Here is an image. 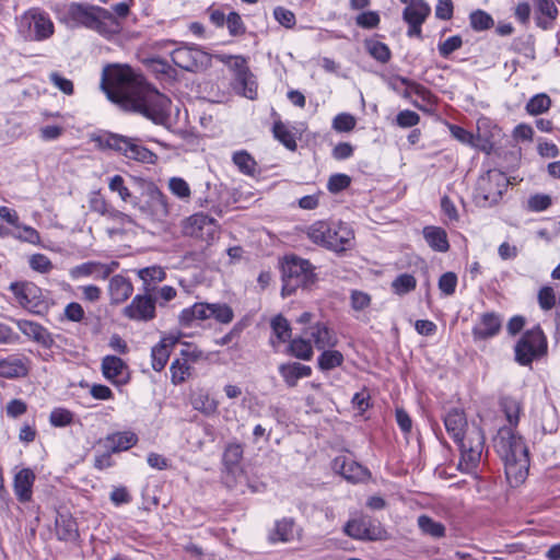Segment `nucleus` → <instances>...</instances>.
<instances>
[{
	"mask_svg": "<svg viewBox=\"0 0 560 560\" xmlns=\"http://www.w3.org/2000/svg\"><path fill=\"white\" fill-rule=\"evenodd\" d=\"M101 88L109 101L126 110L141 114L156 125H164L168 119L170 98L128 66L106 67L102 73Z\"/></svg>",
	"mask_w": 560,
	"mask_h": 560,
	"instance_id": "nucleus-1",
	"label": "nucleus"
},
{
	"mask_svg": "<svg viewBox=\"0 0 560 560\" xmlns=\"http://www.w3.org/2000/svg\"><path fill=\"white\" fill-rule=\"evenodd\" d=\"M493 446L504 462L506 477H514L517 482L523 481L529 463L528 448L523 438L511 427H503L494 436Z\"/></svg>",
	"mask_w": 560,
	"mask_h": 560,
	"instance_id": "nucleus-2",
	"label": "nucleus"
},
{
	"mask_svg": "<svg viewBox=\"0 0 560 560\" xmlns=\"http://www.w3.org/2000/svg\"><path fill=\"white\" fill-rule=\"evenodd\" d=\"M67 16L73 26H84L98 34L109 37L121 31L117 18L108 10L81 3H71L67 10Z\"/></svg>",
	"mask_w": 560,
	"mask_h": 560,
	"instance_id": "nucleus-3",
	"label": "nucleus"
},
{
	"mask_svg": "<svg viewBox=\"0 0 560 560\" xmlns=\"http://www.w3.org/2000/svg\"><path fill=\"white\" fill-rule=\"evenodd\" d=\"M282 296L293 294L296 289H307L314 284L316 275L312 264L303 258L291 255L285 256L281 262Z\"/></svg>",
	"mask_w": 560,
	"mask_h": 560,
	"instance_id": "nucleus-4",
	"label": "nucleus"
},
{
	"mask_svg": "<svg viewBox=\"0 0 560 560\" xmlns=\"http://www.w3.org/2000/svg\"><path fill=\"white\" fill-rule=\"evenodd\" d=\"M101 149H109L121 153L129 160L153 164L156 155L149 149L139 144L135 138L125 137L118 133L107 132L94 138Z\"/></svg>",
	"mask_w": 560,
	"mask_h": 560,
	"instance_id": "nucleus-5",
	"label": "nucleus"
},
{
	"mask_svg": "<svg viewBox=\"0 0 560 560\" xmlns=\"http://www.w3.org/2000/svg\"><path fill=\"white\" fill-rule=\"evenodd\" d=\"M509 180L500 171L490 170L481 175L475 188V201L479 207H491L497 205L503 192L506 190Z\"/></svg>",
	"mask_w": 560,
	"mask_h": 560,
	"instance_id": "nucleus-6",
	"label": "nucleus"
},
{
	"mask_svg": "<svg viewBox=\"0 0 560 560\" xmlns=\"http://www.w3.org/2000/svg\"><path fill=\"white\" fill-rule=\"evenodd\" d=\"M19 33L30 40L48 39L55 31L54 23L47 12L32 8L18 20Z\"/></svg>",
	"mask_w": 560,
	"mask_h": 560,
	"instance_id": "nucleus-7",
	"label": "nucleus"
},
{
	"mask_svg": "<svg viewBox=\"0 0 560 560\" xmlns=\"http://www.w3.org/2000/svg\"><path fill=\"white\" fill-rule=\"evenodd\" d=\"M460 452L459 468L471 472L479 464L485 447V436L479 427L467 429L459 440L454 441Z\"/></svg>",
	"mask_w": 560,
	"mask_h": 560,
	"instance_id": "nucleus-8",
	"label": "nucleus"
},
{
	"mask_svg": "<svg viewBox=\"0 0 560 560\" xmlns=\"http://www.w3.org/2000/svg\"><path fill=\"white\" fill-rule=\"evenodd\" d=\"M515 360L521 365H529L547 351V340L539 326L523 334L515 345Z\"/></svg>",
	"mask_w": 560,
	"mask_h": 560,
	"instance_id": "nucleus-9",
	"label": "nucleus"
},
{
	"mask_svg": "<svg viewBox=\"0 0 560 560\" xmlns=\"http://www.w3.org/2000/svg\"><path fill=\"white\" fill-rule=\"evenodd\" d=\"M343 532L351 538L358 540H384L387 538V532L382 524L368 515L349 520Z\"/></svg>",
	"mask_w": 560,
	"mask_h": 560,
	"instance_id": "nucleus-10",
	"label": "nucleus"
},
{
	"mask_svg": "<svg viewBox=\"0 0 560 560\" xmlns=\"http://www.w3.org/2000/svg\"><path fill=\"white\" fill-rule=\"evenodd\" d=\"M172 61L186 71H199L211 65V56L198 46H180L171 54Z\"/></svg>",
	"mask_w": 560,
	"mask_h": 560,
	"instance_id": "nucleus-11",
	"label": "nucleus"
},
{
	"mask_svg": "<svg viewBox=\"0 0 560 560\" xmlns=\"http://www.w3.org/2000/svg\"><path fill=\"white\" fill-rule=\"evenodd\" d=\"M145 196L143 203L136 205L141 214L151 221H164L170 214L167 197L154 185L148 187Z\"/></svg>",
	"mask_w": 560,
	"mask_h": 560,
	"instance_id": "nucleus-12",
	"label": "nucleus"
},
{
	"mask_svg": "<svg viewBox=\"0 0 560 560\" xmlns=\"http://www.w3.org/2000/svg\"><path fill=\"white\" fill-rule=\"evenodd\" d=\"M218 230L219 225L217 221L203 213L191 215L184 226L186 235L207 244H210L217 238Z\"/></svg>",
	"mask_w": 560,
	"mask_h": 560,
	"instance_id": "nucleus-13",
	"label": "nucleus"
},
{
	"mask_svg": "<svg viewBox=\"0 0 560 560\" xmlns=\"http://www.w3.org/2000/svg\"><path fill=\"white\" fill-rule=\"evenodd\" d=\"M155 305L156 300L152 293L143 292L137 294L131 303L124 308L122 313L129 319L149 322L155 317Z\"/></svg>",
	"mask_w": 560,
	"mask_h": 560,
	"instance_id": "nucleus-14",
	"label": "nucleus"
},
{
	"mask_svg": "<svg viewBox=\"0 0 560 560\" xmlns=\"http://www.w3.org/2000/svg\"><path fill=\"white\" fill-rule=\"evenodd\" d=\"M118 266L119 264L117 261H112L110 264L86 261L72 267L69 270V276L72 280H80L89 277L105 280L118 268Z\"/></svg>",
	"mask_w": 560,
	"mask_h": 560,
	"instance_id": "nucleus-15",
	"label": "nucleus"
},
{
	"mask_svg": "<svg viewBox=\"0 0 560 560\" xmlns=\"http://www.w3.org/2000/svg\"><path fill=\"white\" fill-rule=\"evenodd\" d=\"M101 369L103 376L114 385H125L129 382L128 365L119 357L105 355Z\"/></svg>",
	"mask_w": 560,
	"mask_h": 560,
	"instance_id": "nucleus-16",
	"label": "nucleus"
},
{
	"mask_svg": "<svg viewBox=\"0 0 560 560\" xmlns=\"http://www.w3.org/2000/svg\"><path fill=\"white\" fill-rule=\"evenodd\" d=\"M304 335L308 337L311 342L318 350L334 348L338 345V337L332 329L324 323H315L304 330Z\"/></svg>",
	"mask_w": 560,
	"mask_h": 560,
	"instance_id": "nucleus-17",
	"label": "nucleus"
},
{
	"mask_svg": "<svg viewBox=\"0 0 560 560\" xmlns=\"http://www.w3.org/2000/svg\"><path fill=\"white\" fill-rule=\"evenodd\" d=\"M501 327L502 318L499 314L493 312L483 313L472 328V337L475 340H487L497 336Z\"/></svg>",
	"mask_w": 560,
	"mask_h": 560,
	"instance_id": "nucleus-18",
	"label": "nucleus"
},
{
	"mask_svg": "<svg viewBox=\"0 0 560 560\" xmlns=\"http://www.w3.org/2000/svg\"><path fill=\"white\" fill-rule=\"evenodd\" d=\"M30 360L23 355H9L0 360V376L4 378H20L28 374Z\"/></svg>",
	"mask_w": 560,
	"mask_h": 560,
	"instance_id": "nucleus-19",
	"label": "nucleus"
},
{
	"mask_svg": "<svg viewBox=\"0 0 560 560\" xmlns=\"http://www.w3.org/2000/svg\"><path fill=\"white\" fill-rule=\"evenodd\" d=\"M19 329L30 339L39 343L44 348H51L54 345V339L50 332L43 327L40 324L36 322H31L26 319H15L14 320Z\"/></svg>",
	"mask_w": 560,
	"mask_h": 560,
	"instance_id": "nucleus-20",
	"label": "nucleus"
},
{
	"mask_svg": "<svg viewBox=\"0 0 560 560\" xmlns=\"http://www.w3.org/2000/svg\"><path fill=\"white\" fill-rule=\"evenodd\" d=\"M35 478V474L30 468H23L15 474L13 490L20 502L26 503L32 500Z\"/></svg>",
	"mask_w": 560,
	"mask_h": 560,
	"instance_id": "nucleus-21",
	"label": "nucleus"
},
{
	"mask_svg": "<svg viewBox=\"0 0 560 560\" xmlns=\"http://www.w3.org/2000/svg\"><path fill=\"white\" fill-rule=\"evenodd\" d=\"M178 337L170 335L161 339L151 350L152 369L156 372H161L172 353L173 348L177 345Z\"/></svg>",
	"mask_w": 560,
	"mask_h": 560,
	"instance_id": "nucleus-22",
	"label": "nucleus"
},
{
	"mask_svg": "<svg viewBox=\"0 0 560 560\" xmlns=\"http://www.w3.org/2000/svg\"><path fill=\"white\" fill-rule=\"evenodd\" d=\"M335 469H337L345 479L351 482H360L369 478V470L365 467L346 457L335 459Z\"/></svg>",
	"mask_w": 560,
	"mask_h": 560,
	"instance_id": "nucleus-23",
	"label": "nucleus"
},
{
	"mask_svg": "<svg viewBox=\"0 0 560 560\" xmlns=\"http://www.w3.org/2000/svg\"><path fill=\"white\" fill-rule=\"evenodd\" d=\"M329 238L326 242V248L334 252H343L350 246L353 240V232L345 224L330 225Z\"/></svg>",
	"mask_w": 560,
	"mask_h": 560,
	"instance_id": "nucleus-24",
	"label": "nucleus"
},
{
	"mask_svg": "<svg viewBox=\"0 0 560 560\" xmlns=\"http://www.w3.org/2000/svg\"><path fill=\"white\" fill-rule=\"evenodd\" d=\"M536 12V24L542 30L552 27L558 16V9L552 0H533Z\"/></svg>",
	"mask_w": 560,
	"mask_h": 560,
	"instance_id": "nucleus-25",
	"label": "nucleus"
},
{
	"mask_svg": "<svg viewBox=\"0 0 560 560\" xmlns=\"http://www.w3.org/2000/svg\"><path fill=\"white\" fill-rule=\"evenodd\" d=\"M444 424L451 438L459 440L468 428L467 419L463 410L453 408L444 417Z\"/></svg>",
	"mask_w": 560,
	"mask_h": 560,
	"instance_id": "nucleus-26",
	"label": "nucleus"
},
{
	"mask_svg": "<svg viewBox=\"0 0 560 560\" xmlns=\"http://www.w3.org/2000/svg\"><path fill=\"white\" fill-rule=\"evenodd\" d=\"M108 290L112 303L120 304L130 298L133 287L128 278L116 275L109 280Z\"/></svg>",
	"mask_w": 560,
	"mask_h": 560,
	"instance_id": "nucleus-27",
	"label": "nucleus"
},
{
	"mask_svg": "<svg viewBox=\"0 0 560 560\" xmlns=\"http://www.w3.org/2000/svg\"><path fill=\"white\" fill-rule=\"evenodd\" d=\"M138 277L142 280V291L145 293H154L158 284L165 280L166 272L160 266H150L137 271Z\"/></svg>",
	"mask_w": 560,
	"mask_h": 560,
	"instance_id": "nucleus-28",
	"label": "nucleus"
},
{
	"mask_svg": "<svg viewBox=\"0 0 560 560\" xmlns=\"http://www.w3.org/2000/svg\"><path fill=\"white\" fill-rule=\"evenodd\" d=\"M278 370L289 387L296 386L300 378L308 377L312 374L311 366L299 362L282 363L279 365Z\"/></svg>",
	"mask_w": 560,
	"mask_h": 560,
	"instance_id": "nucleus-29",
	"label": "nucleus"
},
{
	"mask_svg": "<svg viewBox=\"0 0 560 560\" xmlns=\"http://www.w3.org/2000/svg\"><path fill=\"white\" fill-rule=\"evenodd\" d=\"M210 303H195L192 306L184 308L179 315L182 326L190 327L196 320L210 318Z\"/></svg>",
	"mask_w": 560,
	"mask_h": 560,
	"instance_id": "nucleus-30",
	"label": "nucleus"
},
{
	"mask_svg": "<svg viewBox=\"0 0 560 560\" xmlns=\"http://www.w3.org/2000/svg\"><path fill=\"white\" fill-rule=\"evenodd\" d=\"M430 13V5L424 0H419L405 8L402 19L407 24L422 25Z\"/></svg>",
	"mask_w": 560,
	"mask_h": 560,
	"instance_id": "nucleus-31",
	"label": "nucleus"
},
{
	"mask_svg": "<svg viewBox=\"0 0 560 560\" xmlns=\"http://www.w3.org/2000/svg\"><path fill=\"white\" fill-rule=\"evenodd\" d=\"M423 237L429 246L436 252L444 253L450 248L447 234L445 230L440 226H425L423 229Z\"/></svg>",
	"mask_w": 560,
	"mask_h": 560,
	"instance_id": "nucleus-32",
	"label": "nucleus"
},
{
	"mask_svg": "<svg viewBox=\"0 0 560 560\" xmlns=\"http://www.w3.org/2000/svg\"><path fill=\"white\" fill-rule=\"evenodd\" d=\"M287 353L296 359L310 361L313 358L314 351L310 339L295 337L290 340Z\"/></svg>",
	"mask_w": 560,
	"mask_h": 560,
	"instance_id": "nucleus-33",
	"label": "nucleus"
},
{
	"mask_svg": "<svg viewBox=\"0 0 560 560\" xmlns=\"http://www.w3.org/2000/svg\"><path fill=\"white\" fill-rule=\"evenodd\" d=\"M296 529L294 522L290 518H283L276 523L273 530L269 535V539L273 542H288L295 538Z\"/></svg>",
	"mask_w": 560,
	"mask_h": 560,
	"instance_id": "nucleus-34",
	"label": "nucleus"
},
{
	"mask_svg": "<svg viewBox=\"0 0 560 560\" xmlns=\"http://www.w3.org/2000/svg\"><path fill=\"white\" fill-rule=\"evenodd\" d=\"M137 441V435L129 431L117 432L107 438L108 447L113 453L127 451L132 447Z\"/></svg>",
	"mask_w": 560,
	"mask_h": 560,
	"instance_id": "nucleus-35",
	"label": "nucleus"
},
{
	"mask_svg": "<svg viewBox=\"0 0 560 560\" xmlns=\"http://www.w3.org/2000/svg\"><path fill=\"white\" fill-rule=\"evenodd\" d=\"M56 533L60 540L74 541L79 537L78 526L71 517L61 515L56 521Z\"/></svg>",
	"mask_w": 560,
	"mask_h": 560,
	"instance_id": "nucleus-36",
	"label": "nucleus"
},
{
	"mask_svg": "<svg viewBox=\"0 0 560 560\" xmlns=\"http://www.w3.org/2000/svg\"><path fill=\"white\" fill-rule=\"evenodd\" d=\"M417 523L423 535L430 536L434 539H440L445 536V526L428 515H420Z\"/></svg>",
	"mask_w": 560,
	"mask_h": 560,
	"instance_id": "nucleus-37",
	"label": "nucleus"
},
{
	"mask_svg": "<svg viewBox=\"0 0 560 560\" xmlns=\"http://www.w3.org/2000/svg\"><path fill=\"white\" fill-rule=\"evenodd\" d=\"M331 223L326 221H317L306 229L307 237L315 244L326 247L327 238H329Z\"/></svg>",
	"mask_w": 560,
	"mask_h": 560,
	"instance_id": "nucleus-38",
	"label": "nucleus"
},
{
	"mask_svg": "<svg viewBox=\"0 0 560 560\" xmlns=\"http://www.w3.org/2000/svg\"><path fill=\"white\" fill-rule=\"evenodd\" d=\"M343 360V354L340 351L327 348L318 357L317 365L320 371L326 372L342 365Z\"/></svg>",
	"mask_w": 560,
	"mask_h": 560,
	"instance_id": "nucleus-39",
	"label": "nucleus"
},
{
	"mask_svg": "<svg viewBox=\"0 0 560 560\" xmlns=\"http://www.w3.org/2000/svg\"><path fill=\"white\" fill-rule=\"evenodd\" d=\"M191 369L190 363L179 358L175 359L170 366L172 383L174 385L184 383L189 377Z\"/></svg>",
	"mask_w": 560,
	"mask_h": 560,
	"instance_id": "nucleus-40",
	"label": "nucleus"
},
{
	"mask_svg": "<svg viewBox=\"0 0 560 560\" xmlns=\"http://www.w3.org/2000/svg\"><path fill=\"white\" fill-rule=\"evenodd\" d=\"M235 81L236 88L241 90L243 96L249 100L257 97V83L250 71H247L245 75H240Z\"/></svg>",
	"mask_w": 560,
	"mask_h": 560,
	"instance_id": "nucleus-41",
	"label": "nucleus"
},
{
	"mask_svg": "<svg viewBox=\"0 0 560 560\" xmlns=\"http://www.w3.org/2000/svg\"><path fill=\"white\" fill-rule=\"evenodd\" d=\"M243 446L241 443H230L223 453V463L229 470H233L243 458Z\"/></svg>",
	"mask_w": 560,
	"mask_h": 560,
	"instance_id": "nucleus-42",
	"label": "nucleus"
},
{
	"mask_svg": "<svg viewBox=\"0 0 560 560\" xmlns=\"http://www.w3.org/2000/svg\"><path fill=\"white\" fill-rule=\"evenodd\" d=\"M10 290L23 307H27L32 303V295L36 288L31 283H11Z\"/></svg>",
	"mask_w": 560,
	"mask_h": 560,
	"instance_id": "nucleus-43",
	"label": "nucleus"
},
{
	"mask_svg": "<svg viewBox=\"0 0 560 560\" xmlns=\"http://www.w3.org/2000/svg\"><path fill=\"white\" fill-rule=\"evenodd\" d=\"M551 106L550 97L540 93L533 96L526 104V112L529 115L536 116L546 113Z\"/></svg>",
	"mask_w": 560,
	"mask_h": 560,
	"instance_id": "nucleus-44",
	"label": "nucleus"
},
{
	"mask_svg": "<svg viewBox=\"0 0 560 560\" xmlns=\"http://www.w3.org/2000/svg\"><path fill=\"white\" fill-rule=\"evenodd\" d=\"M273 335L279 342H285L291 337V326L288 319L282 315H277L270 323Z\"/></svg>",
	"mask_w": 560,
	"mask_h": 560,
	"instance_id": "nucleus-45",
	"label": "nucleus"
},
{
	"mask_svg": "<svg viewBox=\"0 0 560 560\" xmlns=\"http://www.w3.org/2000/svg\"><path fill=\"white\" fill-rule=\"evenodd\" d=\"M500 406L511 428L516 425L518 423V415L521 411L520 402L514 398L503 397L500 400Z\"/></svg>",
	"mask_w": 560,
	"mask_h": 560,
	"instance_id": "nucleus-46",
	"label": "nucleus"
},
{
	"mask_svg": "<svg viewBox=\"0 0 560 560\" xmlns=\"http://www.w3.org/2000/svg\"><path fill=\"white\" fill-rule=\"evenodd\" d=\"M233 162L243 174L254 175L256 171V161L246 151L235 152L233 154Z\"/></svg>",
	"mask_w": 560,
	"mask_h": 560,
	"instance_id": "nucleus-47",
	"label": "nucleus"
},
{
	"mask_svg": "<svg viewBox=\"0 0 560 560\" xmlns=\"http://www.w3.org/2000/svg\"><path fill=\"white\" fill-rule=\"evenodd\" d=\"M273 136L289 150H295L296 141L294 135L288 129V127L281 121L275 122Z\"/></svg>",
	"mask_w": 560,
	"mask_h": 560,
	"instance_id": "nucleus-48",
	"label": "nucleus"
},
{
	"mask_svg": "<svg viewBox=\"0 0 560 560\" xmlns=\"http://www.w3.org/2000/svg\"><path fill=\"white\" fill-rule=\"evenodd\" d=\"M210 318H214L221 324H229L233 320V310L224 303H210Z\"/></svg>",
	"mask_w": 560,
	"mask_h": 560,
	"instance_id": "nucleus-49",
	"label": "nucleus"
},
{
	"mask_svg": "<svg viewBox=\"0 0 560 560\" xmlns=\"http://www.w3.org/2000/svg\"><path fill=\"white\" fill-rule=\"evenodd\" d=\"M108 187L112 191L117 192L124 202H132L133 206L137 205L130 190L125 185L124 178L120 175L110 177Z\"/></svg>",
	"mask_w": 560,
	"mask_h": 560,
	"instance_id": "nucleus-50",
	"label": "nucleus"
},
{
	"mask_svg": "<svg viewBox=\"0 0 560 560\" xmlns=\"http://www.w3.org/2000/svg\"><path fill=\"white\" fill-rule=\"evenodd\" d=\"M366 48L370 55L382 63H386L390 59V50L387 45L381 42H366Z\"/></svg>",
	"mask_w": 560,
	"mask_h": 560,
	"instance_id": "nucleus-51",
	"label": "nucleus"
},
{
	"mask_svg": "<svg viewBox=\"0 0 560 560\" xmlns=\"http://www.w3.org/2000/svg\"><path fill=\"white\" fill-rule=\"evenodd\" d=\"M416 285V278L409 273L399 275L392 283L394 291L400 295L412 291Z\"/></svg>",
	"mask_w": 560,
	"mask_h": 560,
	"instance_id": "nucleus-52",
	"label": "nucleus"
},
{
	"mask_svg": "<svg viewBox=\"0 0 560 560\" xmlns=\"http://www.w3.org/2000/svg\"><path fill=\"white\" fill-rule=\"evenodd\" d=\"M470 25L476 31H486L493 26V19L482 10L470 13Z\"/></svg>",
	"mask_w": 560,
	"mask_h": 560,
	"instance_id": "nucleus-53",
	"label": "nucleus"
},
{
	"mask_svg": "<svg viewBox=\"0 0 560 560\" xmlns=\"http://www.w3.org/2000/svg\"><path fill=\"white\" fill-rule=\"evenodd\" d=\"M171 192L182 200H188L190 197V187L188 183L180 177H172L168 180Z\"/></svg>",
	"mask_w": 560,
	"mask_h": 560,
	"instance_id": "nucleus-54",
	"label": "nucleus"
},
{
	"mask_svg": "<svg viewBox=\"0 0 560 560\" xmlns=\"http://www.w3.org/2000/svg\"><path fill=\"white\" fill-rule=\"evenodd\" d=\"M221 60L234 71L235 80L240 75H245L247 71H249L247 61L242 56H224Z\"/></svg>",
	"mask_w": 560,
	"mask_h": 560,
	"instance_id": "nucleus-55",
	"label": "nucleus"
},
{
	"mask_svg": "<svg viewBox=\"0 0 560 560\" xmlns=\"http://www.w3.org/2000/svg\"><path fill=\"white\" fill-rule=\"evenodd\" d=\"M355 124L357 120L352 115L348 113H341L334 118L332 128L339 132H349L354 129Z\"/></svg>",
	"mask_w": 560,
	"mask_h": 560,
	"instance_id": "nucleus-56",
	"label": "nucleus"
},
{
	"mask_svg": "<svg viewBox=\"0 0 560 560\" xmlns=\"http://www.w3.org/2000/svg\"><path fill=\"white\" fill-rule=\"evenodd\" d=\"M225 24L231 36H241L246 32L242 18L236 12H230L228 14Z\"/></svg>",
	"mask_w": 560,
	"mask_h": 560,
	"instance_id": "nucleus-57",
	"label": "nucleus"
},
{
	"mask_svg": "<svg viewBox=\"0 0 560 560\" xmlns=\"http://www.w3.org/2000/svg\"><path fill=\"white\" fill-rule=\"evenodd\" d=\"M551 197L545 194H536L528 198L527 206L530 211H545L551 206Z\"/></svg>",
	"mask_w": 560,
	"mask_h": 560,
	"instance_id": "nucleus-58",
	"label": "nucleus"
},
{
	"mask_svg": "<svg viewBox=\"0 0 560 560\" xmlns=\"http://www.w3.org/2000/svg\"><path fill=\"white\" fill-rule=\"evenodd\" d=\"M49 420L54 427H66L72 422L73 415L67 409L56 408L51 411Z\"/></svg>",
	"mask_w": 560,
	"mask_h": 560,
	"instance_id": "nucleus-59",
	"label": "nucleus"
},
{
	"mask_svg": "<svg viewBox=\"0 0 560 560\" xmlns=\"http://www.w3.org/2000/svg\"><path fill=\"white\" fill-rule=\"evenodd\" d=\"M273 16L279 24L287 28L294 27L296 23L294 13L283 7H276L273 10Z\"/></svg>",
	"mask_w": 560,
	"mask_h": 560,
	"instance_id": "nucleus-60",
	"label": "nucleus"
},
{
	"mask_svg": "<svg viewBox=\"0 0 560 560\" xmlns=\"http://www.w3.org/2000/svg\"><path fill=\"white\" fill-rule=\"evenodd\" d=\"M380 21V15L375 11H365L355 18L357 25L366 30L377 27Z\"/></svg>",
	"mask_w": 560,
	"mask_h": 560,
	"instance_id": "nucleus-61",
	"label": "nucleus"
},
{
	"mask_svg": "<svg viewBox=\"0 0 560 560\" xmlns=\"http://www.w3.org/2000/svg\"><path fill=\"white\" fill-rule=\"evenodd\" d=\"M351 178L346 174H334L329 177L327 188L330 192H339L349 187Z\"/></svg>",
	"mask_w": 560,
	"mask_h": 560,
	"instance_id": "nucleus-62",
	"label": "nucleus"
},
{
	"mask_svg": "<svg viewBox=\"0 0 560 560\" xmlns=\"http://www.w3.org/2000/svg\"><path fill=\"white\" fill-rule=\"evenodd\" d=\"M538 303L544 311H550L556 305V294L552 288L542 287L538 292Z\"/></svg>",
	"mask_w": 560,
	"mask_h": 560,
	"instance_id": "nucleus-63",
	"label": "nucleus"
},
{
	"mask_svg": "<svg viewBox=\"0 0 560 560\" xmlns=\"http://www.w3.org/2000/svg\"><path fill=\"white\" fill-rule=\"evenodd\" d=\"M463 45V39L460 36L455 35L448 37L443 43L439 44V52L442 57L446 58L455 50L459 49Z\"/></svg>",
	"mask_w": 560,
	"mask_h": 560,
	"instance_id": "nucleus-64",
	"label": "nucleus"
}]
</instances>
